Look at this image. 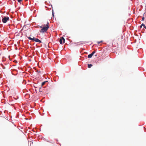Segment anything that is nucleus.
I'll use <instances>...</instances> for the list:
<instances>
[{
  "mask_svg": "<svg viewBox=\"0 0 146 146\" xmlns=\"http://www.w3.org/2000/svg\"><path fill=\"white\" fill-rule=\"evenodd\" d=\"M9 19V18L8 17H5L3 19L2 21L4 23H6Z\"/></svg>",
  "mask_w": 146,
  "mask_h": 146,
  "instance_id": "obj_2",
  "label": "nucleus"
},
{
  "mask_svg": "<svg viewBox=\"0 0 146 146\" xmlns=\"http://www.w3.org/2000/svg\"><path fill=\"white\" fill-rule=\"evenodd\" d=\"M86 43V42H82V43H80V44H83L84 43Z\"/></svg>",
  "mask_w": 146,
  "mask_h": 146,
  "instance_id": "obj_13",
  "label": "nucleus"
},
{
  "mask_svg": "<svg viewBox=\"0 0 146 146\" xmlns=\"http://www.w3.org/2000/svg\"><path fill=\"white\" fill-rule=\"evenodd\" d=\"M47 82V81H44V82H42L41 84V86H42L43 85H44L45 83L46 82Z\"/></svg>",
  "mask_w": 146,
  "mask_h": 146,
  "instance_id": "obj_6",
  "label": "nucleus"
},
{
  "mask_svg": "<svg viewBox=\"0 0 146 146\" xmlns=\"http://www.w3.org/2000/svg\"><path fill=\"white\" fill-rule=\"evenodd\" d=\"M38 73H40V71H38Z\"/></svg>",
  "mask_w": 146,
  "mask_h": 146,
  "instance_id": "obj_16",
  "label": "nucleus"
},
{
  "mask_svg": "<svg viewBox=\"0 0 146 146\" xmlns=\"http://www.w3.org/2000/svg\"><path fill=\"white\" fill-rule=\"evenodd\" d=\"M96 52L95 51H94L92 53H91V54L93 55Z\"/></svg>",
  "mask_w": 146,
  "mask_h": 146,
  "instance_id": "obj_10",
  "label": "nucleus"
},
{
  "mask_svg": "<svg viewBox=\"0 0 146 146\" xmlns=\"http://www.w3.org/2000/svg\"><path fill=\"white\" fill-rule=\"evenodd\" d=\"M35 41L37 42H38L39 43H41V40H39L38 38H36V39H35Z\"/></svg>",
  "mask_w": 146,
  "mask_h": 146,
  "instance_id": "obj_4",
  "label": "nucleus"
},
{
  "mask_svg": "<svg viewBox=\"0 0 146 146\" xmlns=\"http://www.w3.org/2000/svg\"><path fill=\"white\" fill-rule=\"evenodd\" d=\"M23 0H18V1L19 2V3H20Z\"/></svg>",
  "mask_w": 146,
  "mask_h": 146,
  "instance_id": "obj_12",
  "label": "nucleus"
},
{
  "mask_svg": "<svg viewBox=\"0 0 146 146\" xmlns=\"http://www.w3.org/2000/svg\"><path fill=\"white\" fill-rule=\"evenodd\" d=\"M144 28L146 29V27L145 26V27H144Z\"/></svg>",
  "mask_w": 146,
  "mask_h": 146,
  "instance_id": "obj_17",
  "label": "nucleus"
},
{
  "mask_svg": "<svg viewBox=\"0 0 146 146\" xmlns=\"http://www.w3.org/2000/svg\"><path fill=\"white\" fill-rule=\"evenodd\" d=\"M93 55L91 53L90 54H89L88 55V58H91L92 57Z\"/></svg>",
  "mask_w": 146,
  "mask_h": 146,
  "instance_id": "obj_5",
  "label": "nucleus"
},
{
  "mask_svg": "<svg viewBox=\"0 0 146 146\" xmlns=\"http://www.w3.org/2000/svg\"><path fill=\"white\" fill-rule=\"evenodd\" d=\"M36 39V38L34 37L33 38V41H35V39Z\"/></svg>",
  "mask_w": 146,
  "mask_h": 146,
  "instance_id": "obj_14",
  "label": "nucleus"
},
{
  "mask_svg": "<svg viewBox=\"0 0 146 146\" xmlns=\"http://www.w3.org/2000/svg\"><path fill=\"white\" fill-rule=\"evenodd\" d=\"M28 38L29 39L33 40V38H32L30 37H28Z\"/></svg>",
  "mask_w": 146,
  "mask_h": 146,
  "instance_id": "obj_8",
  "label": "nucleus"
},
{
  "mask_svg": "<svg viewBox=\"0 0 146 146\" xmlns=\"http://www.w3.org/2000/svg\"><path fill=\"white\" fill-rule=\"evenodd\" d=\"M144 19V17H143L142 18V21H143Z\"/></svg>",
  "mask_w": 146,
  "mask_h": 146,
  "instance_id": "obj_15",
  "label": "nucleus"
},
{
  "mask_svg": "<svg viewBox=\"0 0 146 146\" xmlns=\"http://www.w3.org/2000/svg\"><path fill=\"white\" fill-rule=\"evenodd\" d=\"M59 42L60 44H62L63 43H64L65 40L64 38L63 37H62L59 40Z\"/></svg>",
  "mask_w": 146,
  "mask_h": 146,
  "instance_id": "obj_3",
  "label": "nucleus"
},
{
  "mask_svg": "<svg viewBox=\"0 0 146 146\" xmlns=\"http://www.w3.org/2000/svg\"><path fill=\"white\" fill-rule=\"evenodd\" d=\"M142 26H143V27H145V25L143 24H142L141 25V27Z\"/></svg>",
  "mask_w": 146,
  "mask_h": 146,
  "instance_id": "obj_9",
  "label": "nucleus"
},
{
  "mask_svg": "<svg viewBox=\"0 0 146 146\" xmlns=\"http://www.w3.org/2000/svg\"><path fill=\"white\" fill-rule=\"evenodd\" d=\"M92 66V64H88V68H90Z\"/></svg>",
  "mask_w": 146,
  "mask_h": 146,
  "instance_id": "obj_7",
  "label": "nucleus"
},
{
  "mask_svg": "<svg viewBox=\"0 0 146 146\" xmlns=\"http://www.w3.org/2000/svg\"><path fill=\"white\" fill-rule=\"evenodd\" d=\"M102 42V41H99V42H98V44H100L101 42Z\"/></svg>",
  "mask_w": 146,
  "mask_h": 146,
  "instance_id": "obj_11",
  "label": "nucleus"
},
{
  "mask_svg": "<svg viewBox=\"0 0 146 146\" xmlns=\"http://www.w3.org/2000/svg\"><path fill=\"white\" fill-rule=\"evenodd\" d=\"M40 27L41 28H42L40 30V32L41 33L46 32L49 28L48 23H47V24L43 26V27L42 26H40Z\"/></svg>",
  "mask_w": 146,
  "mask_h": 146,
  "instance_id": "obj_1",
  "label": "nucleus"
}]
</instances>
